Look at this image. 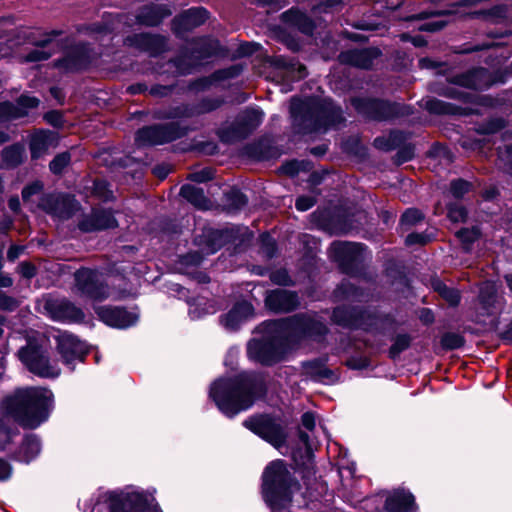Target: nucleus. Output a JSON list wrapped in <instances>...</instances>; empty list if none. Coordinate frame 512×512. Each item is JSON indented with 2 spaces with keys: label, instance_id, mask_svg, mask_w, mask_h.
<instances>
[{
  "label": "nucleus",
  "instance_id": "obj_30",
  "mask_svg": "<svg viewBox=\"0 0 512 512\" xmlns=\"http://www.w3.org/2000/svg\"><path fill=\"white\" fill-rule=\"evenodd\" d=\"M305 375L316 381L329 380L332 377V372L326 365L319 360L309 361L303 364Z\"/></svg>",
  "mask_w": 512,
  "mask_h": 512
},
{
  "label": "nucleus",
  "instance_id": "obj_21",
  "mask_svg": "<svg viewBox=\"0 0 512 512\" xmlns=\"http://www.w3.org/2000/svg\"><path fill=\"white\" fill-rule=\"evenodd\" d=\"M51 314L55 320L77 322L84 318L81 309L67 301H56L50 303Z\"/></svg>",
  "mask_w": 512,
  "mask_h": 512
},
{
  "label": "nucleus",
  "instance_id": "obj_6",
  "mask_svg": "<svg viewBox=\"0 0 512 512\" xmlns=\"http://www.w3.org/2000/svg\"><path fill=\"white\" fill-rule=\"evenodd\" d=\"M92 512H162L154 497L142 491L133 490L116 494L113 492L100 495Z\"/></svg>",
  "mask_w": 512,
  "mask_h": 512
},
{
  "label": "nucleus",
  "instance_id": "obj_41",
  "mask_svg": "<svg viewBox=\"0 0 512 512\" xmlns=\"http://www.w3.org/2000/svg\"><path fill=\"white\" fill-rule=\"evenodd\" d=\"M422 219L423 215L419 210L407 209L401 217V224L403 226H412L420 222Z\"/></svg>",
  "mask_w": 512,
  "mask_h": 512
},
{
  "label": "nucleus",
  "instance_id": "obj_44",
  "mask_svg": "<svg viewBox=\"0 0 512 512\" xmlns=\"http://www.w3.org/2000/svg\"><path fill=\"white\" fill-rule=\"evenodd\" d=\"M470 183L464 181L462 179L455 180L451 182V193L455 198H461L466 194L470 189Z\"/></svg>",
  "mask_w": 512,
  "mask_h": 512
},
{
  "label": "nucleus",
  "instance_id": "obj_64",
  "mask_svg": "<svg viewBox=\"0 0 512 512\" xmlns=\"http://www.w3.org/2000/svg\"><path fill=\"white\" fill-rule=\"evenodd\" d=\"M16 305L14 299L6 296L5 294H0V308L12 310Z\"/></svg>",
  "mask_w": 512,
  "mask_h": 512
},
{
  "label": "nucleus",
  "instance_id": "obj_35",
  "mask_svg": "<svg viewBox=\"0 0 512 512\" xmlns=\"http://www.w3.org/2000/svg\"><path fill=\"white\" fill-rule=\"evenodd\" d=\"M264 117V113L255 108L247 109L240 117V123L245 126L247 131H251L260 125Z\"/></svg>",
  "mask_w": 512,
  "mask_h": 512
},
{
  "label": "nucleus",
  "instance_id": "obj_40",
  "mask_svg": "<svg viewBox=\"0 0 512 512\" xmlns=\"http://www.w3.org/2000/svg\"><path fill=\"white\" fill-rule=\"evenodd\" d=\"M410 345V337L408 335H398L395 339L394 344L390 348V355L396 357L402 351L407 349Z\"/></svg>",
  "mask_w": 512,
  "mask_h": 512
},
{
  "label": "nucleus",
  "instance_id": "obj_42",
  "mask_svg": "<svg viewBox=\"0 0 512 512\" xmlns=\"http://www.w3.org/2000/svg\"><path fill=\"white\" fill-rule=\"evenodd\" d=\"M39 104V100L35 97H32V96H27V95H22L19 99H18V106L23 110L19 113H15L13 114L12 116L13 117H20V116H23L25 115L27 112L25 111V109H28V108H35L37 107Z\"/></svg>",
  "mask_w": 512,
  "mask_h": 512
},
{
  "label": "nucleus",
  "instance_id": "obj_7",
  "mask_svg": "<svg viewBox=\"0 0 512 512\" xmlns=\"http://www.w3.org/2000/svg\"><path fill=\"white\" fill-rule=\"evenodd\" d=\"M164 117L173 119L166 125H154L138 130L136 143L138 145H160L173 141L186 133L189 126L190 110L187 107H177Z\"/></svg>",
  "mask_w": 512,
  "mask_h": 512
},
{
  "label": "nucleus",
  "instance_id": "obj_3",
  "mask_svg": "<svg viewBox=\"0 0 512 512\" xmlns=\"http://www.w3.org/2000/svg\"><path fill=\"white\" fill-rule=\"evenodd\" d=\"M263 392V382L255 375L242 373L235 378L219 379L210 389V396L219 410L228 417L250 408Z\"/></svg>",
  "mask_w": 512,
  "mask_h": 512
},
{
  "label": "nucleus",
  "instance_id": "obj_19",
  "mask_svg": "<svg viewBox=\"0 0 512 512\" xmlns=\"http://www.w3.org/2000/svg\"><path fill=\"white\" fill-rule=\"evenodd\" d=\"M377 49L349 50L339 55V61L342 64L367 69L372 66L373 60L378 57Z\"/></svg>",
  "mask_w": 512,
  "mask_h": 512
},
{
  "label": "nucleus",
  "instance_id": "obj_16",
  "mask_svg": "<svg viewBox=\"0 0 512 512\" xmlns=\"http://www.w3.org/2000/svg\"><path fill=\"white\" fill-rule=\"evenodd\" d=\"M99 318L107 325L115 328H128L138 320V315L119 307L102 306L96 308Z\"/></svg>",
  "mask_w": 512,
  "mask_h": 512
},
{
  "label": "nucleus",
  "instance_id": "obj_20",
  "mask_svg": "<svg viewBox=\"0 0 512 512\" xmlns=\"http://www.w3.org/2000/svg\"><path fill=\"white\" fill-rule=\"evenodd\" d=\"M416 508L414 496L404 490L394 491L385 502V509L388 512H414Z\"/></svg>",
  "mask_w": 512,
  "mask_h": 512
},
{
  "label": "nucleus",
  "instance_id": "obj_56",
  "mask_svg": "<svg viewBox=\"0 0 512 512\" xmlns=\"http://www.w3.org/2000/svg\"><path fill=\"white\" fill-rule=\"evenodd\" d=\"M500 159L504 162L508 173L512 175V147H507L505 152H500Z\"/></svg>",
  "mask_w": 512,
  "mask_h": 512
},
{
  "label": "nucleus",
  "instance_id": "obj_29",
  "mask_svg": "<svg viewBox=\"0 0 512 512\" xmlns=\"http://www.w3.org/2000/svg\"><path fill=\"white\" fill-rule=\"evenodd\" d=\"M89 62V55L86 48H81L80 51L75 50L70 52L61 62L60 66L66 70H80L84 68Z\"/></svg>",
  "mask_w": 512,
  "mask_h": 512
},
{
  "label": "nucleus",
  "instance_id": "obj_23",
  "mask_svg": "<svg viewBox=\"0 0 512 512\" xmlns=\"http://www.w3.org/2000/svg\"><path fill=\"white\" fill-rule=\"evenodd\" d=\"M253 315V306L246 302L237 303L224 317L223 324L226 328L236 329L241 322Z\"/></svg>",
  "mask_w": 512,
  "mask_h": 512
},
{
  "label": "nucleus",
  "instance_id": "obj_38",
  "mask_svg": "<svg viewBox=\"0 0 512 512\" xmlns=\"http://www.w3.org/2000/svg\"><path fill=\"white\" fill-rule=\"evenodd\" d=\"M69 162L70 154L67 152L61 153L50 162V170L54 174H60Z\"/></svg>",
  "mask_w": 512,
  "mask_h": 512
},
{
  "label": "nucleus",
  "instance_id": "obj_9",
  "mask_svg": "<svg viewBox=\"0 0 512 512\" xmlns=\"http://www.w3.org/2000/svg\"><path fill=\"white\" fill-rule=\"evenodd\" d=\"M244 426L278 448L285 442V433L279 423L268 416L249 418Z\"/></svg>",
  "mask_w": 512,
  "mask_h": 512
},
{
  "label": "nucleus",
  "instance_id": "obj_47",
  "mask_svg": "<svg viewBox=\"0 0 512 512\" xmlns=\"http://www.w3.org/2000/svg\"><path fill=\"white\" fill-rule=\"evenodd\" d=\"M42 189H43V184L40 181H34L30 185H27L26 187H24V189L22 191V198H23L24 202L29 201L33 195L40 193L42 191Z\"/></svg>",
  "mask_w": 512,
  "mask_h": 512
},
{
  "label": "nucleus",
  "instance_id": "obj_4",
  "mask_svg": "<svg viewBox=\"0 0 512 512\" xmlns=\"http://www.w3.org/2000/svg\"><path fill=\"white\" fill-rule=\"evenodd\" d=\"M52 398V392L45 388H21L7 396L1 408L22 426L33 429L48 419Z\"/></svg>",
  "mask_w": 512,
  "mask_h": 512
},
{
  "label": "nucleus",
  "instance_id": "obj_48",
  "mask_svg": "<svg viewBox=\"0 0 512 512\" xmlns=\"http://www.w3.org/2000/svg\"><path fill=\"white\" fill-rule=\"evenodd\" d=\"M425 107L427 108V110L433 113L442 114L449 112V108L447 107V105L444 102L437 99L427 100L425 103Z\"/></svg>",
  "mask_w": 512,
  "mask_h": 512
},
{
  "label": "nucleus",
  "instance_id": "obj_26",
  "mask_svg": "<svg viewBox=\"0 0 512 512\" xmlns=\"http://www.w3.org/2000/svg\"><path fill=\"white\" fill-rule=\"evenodd\" d=\"M220 51L219 42L212 38L194 39V63L196 61H204Z\"/></svg>",
  "mask_w": 512,
  "mask_h": 512
},
{
  "label": "nucleus",
  "instance_id": "obj_27",
  "mask_svg": "<svg viewBox=\"0 0 512 512\" xmlns=\"http://www.w3.org/2000/svg\"><path fill=\"white\" fill-rule=\"evenodd\" d=\"M40 451L39 439L35 435H28L16 452L15 458L20 462L29 463L39 455Z\"/></svg>",
  "mask_w": 512,
  "mask_h": 512
},
{
  "label": "nucleus",
  "instance_id": "obj_36",
  "mask_svg": "<svg viewBox=\"0 0 512 512\" xmlns=\"http://www.w3.org/2000/svg\"><path fill=\"white\" fill-rule=\"evenodd\" d=\"M433 287L451 305H457L459 303L460 295L457 290L448 287L438 280L433 283Z\"/></svg>",
  "mask_w": 512,
  "mask_h": 512
},
{
  "label": "nucleus",
  "instance_id": "obj_58",
  "mask_svg": "<svg viewBox=\"0 0 512 512\" xmlns=\"http://www.w3.org/2000/svg\"><path fill=\"white\" fill-rule=\"evenodd\" d=\"M213 177V172L211 169L205 168L201 171L194 172V182H205L207 180H210Z\"/></svg>",
  "mask_w": 512,
  "mask_h": 512
},
{
  "label": "nucleus",
  "instance_id": "obj_37",
  "mask_svg": "<svg viewBox=\"0 0 512 512\" xmlns=\"http://www.w3.org/2000/svg\"><path fill=\"white\" fill-rule=\"evenodd\" d=\"M49 42L50 40H45L42 42L41 47H36L31 52H29L25 57L26 61L37 62L48 59L51 56V53L50 51L45 50L44 46Z\"/></svg>",
  "mask_w": 512,
  "mask_h": 512
},
{
  "label": "nucleus",
  "instance_id": "obj_13",
  "mask_svg": "<svg viewBox=\"0 0 512 512\" xmlns=\"http://www.w3.org/2000/svg\"><path fill=\"white\" fill-rule=\"evenodd\" d=\"M364 246L352 242H333L330 246V256L347 273L364 259Z\"/></svg>",
  "mask_w": 512,
  "mask_h": 512
},
{
  "label": "nucleus",
  "instance_id": "obj_18",
  "mask_svg": "<svg viewBox=\"0 0 512 512\" xmlns=\"http://www.w3.org/2000/svg\"><path fill=\"white\" fill-rule=\"evenodd\" d=\"M117 226V221L110 211L94 210L80 223L79 228L84 232H92Z\"/></svg>",
  "mask_w": 512,
  "mask_h": 512
},
{
  "label": "nucleus",
  "instance_id": "obj_54",
  "mask_svg": "<svg viewBox=\"0 0 512 512\" xmlns=\"http://www.w3.org/2000/svg\"><path fill=\"white\" fill-rule=\"evenodd\" d=\"M12 438V432L0 422V450L6 448Z\"/></svg>",
  "mask_w": 512,
  "mask_h": 512
},
{
  "label": "nucleus",
  "instance_id": "obj_24",
  "mask_svg": "<svg viewBox=\"0 0 512 512\" xmlns=\"http://www.w3.org/2000/svg\"><path fill=\"white\" fill-rule=\"evenodd\" d=\"M171 11L163 4H153L144 7L137 16L139 23L146 26L158 25Z\"/></svg>",
  "mask_w": 512,
  "mask_h": 512
},
{
  "label": "nucleus",
  "instance_id": "obj_49",
  "mask_svg": "<svg viewBox=\"0 0 512 512\" xmlns=\"http://www.w3.org/2000/svg\"><path fill=\"white\" fill-rule=\"evenodd\" d=\"M348 310L345 308H336L333 311V320L343 326L351 325L350 319L348 317Z\"/></svg>",
  "mask_w": 512,
  "mask_h": 512
},
{
  "label": "nucleus",
  "instance_id": "obj_55",
  "mask_svg": "<svg viewBox=\"0 0 512 512\" xmlns=\"http://www.w3.org/2000/svg\"><path fill=\"white\" fill-rule=\"evenodd\" d=\"M12 475V467L9 462L0 458V481L8 480Z\"/></svg>",
  "mask_w": 512,
  "mask_h": 512
},
{
  "label": "nucleus",
  "instance_id": "obj_34",
  "mask_svg": "<svg viewBox=\"0 0 512 512\" xmlns=\"http://www.w3.org/2000/svg\"><path fill=\"white\" fill-rule=\"evenodd\" d=\"M206 237L207 243L201 249V253L206 255L215 253L226 241V233L220 230L210 231Z\"/></svg>",
  "mask_w": 512,
  "mask_h": 512
},
{
  "label": "nucleus",
  "instance_id": "obj_45",
  "mask_svg": "<svg viewBox=\"0 0 512 512\" xmlns=\"http://www.w3.org/2000/svg\"><path fill=\"white\" fill-rule=\"evenodd\" d=\"M210 206V201L205 197L203 190L194 187V208L207 210Z\"/></svg>",
  "mask_w": 512,
  "mask_h": 512
},
{
  "label": "nucleus",
  "instance_id": "obj_5",
  "mask_svg": "<svg viewBox=\"0 0 512 512\" xmlns=\"http://www.w3.org/2000/svg\"><path fill=\"white\" fill-rule=\"evenodd\" d=\"M290 113L294 125L304 132L326 131L343 120L341 110L327 99H293Z\"/></svg>",
  "mask_w": 512,
  "mask_h": 512
},
{
  "label": "nucleus",
  "instance_id": "obj_33",
  "mask_svg": "<svg viewBox=\"0 0 512 512\" xmlns=\"http://www.w3.org/2000/svg\"><path fill=\"white\" fill-rule=\"evenodd\" d=\"M192 29V13L185 11L174 19L173 30L180 38H188Z\"/></svg>",
  "mask_w": 512,
  "mask_h": 512
},
{
  "label": "nucleus",
  "instance_id": "obj_8",
  "mask_svg": "<svg viewBox=\"0 0 512 512\" xmlns=\"http://www.w3.org/2000/svg\"><path fill=\"white\" fill-rule=\"evenodd\" d=\"M21 362L28 370L40 377L55 378L60 375V367L57 361H51L44 350L34 344L29 343L18 352Z\"/></svg>",
  "mask_w": 512,
  "mask_h": 512
},
{
  "label": "nucleus",
  "instance_id": "obj_11",
  "mask_svg": "<svg viewBox=\"0 0 512 512\" xmlns=\"http://www.w3.org/2000/svg\"><path fill=\"white\" fill-rule=\"evenodd\" d=\"M75 281L78 290L92 299L103 300L109 296L102 274L97 271L80 269L75 273Z\"/></svg>",
  "mask_w": 512,
  "mask_h": 512
},
{
  "label": "nucleus",
  "instance_id": "obj_1",
  "mask_svg": "<svg viewBox=\"0 0 512 512\" xmlns=\"http://www.w3.org/2000/svg\"><path fill=\"white\" fill-rule=\"evenodd\" d=\"M262 330L266 335L261 340L249 342L248 355L251 359L265 365L281 361L291 348V342L294 339L303 336H321L327 331L321 321L307 315L267 321L263 323Z\"/></svg>",
  "mask_w": 512,
  "mask_h": 512
},
{
  "label": "nucleus",
  "instance_id": "obj_50",
  "mask_svg": "<svg viewBox=\"0 0 512 512\" xmlns=\"http://www.w3.org/2000/svg\"><path fill=\"white\" fill-rule=\"evenodd\" d=\"M270 279L273 283L278 284V285H289L290 284L289 275H288L287 271L284 269H280V270L272 272L270 275Z\"/></svg>",
  "mask_w": 512,
  "mask_h": 512
},
{
  "label": "nucleus",
  "instance_id": "obj_15",
  "mask_svg": "<svg viewBox=\"0 0 512 512\" xmlns=\"http://www.w3.org/2000/svg\"><path fill=\"white\" fill-rule=\"evenodd\" d=\"M39 206L59 219L71 217L78 209V203L69 195H47L41 199Z\"/></svg>",
  "mask_w": 512,
  "mask_h": 512
},
{
  "label": "nucleus",
  "instance_id": "obj_12",
  "mask_svg": "<svg viewBox=\"0 0 512 512\" xmlns=\"http://www.w3.org/2000/svg\"><path fill=\"white\" fill-rule=\"evenodd\" d=\"M75 281L78 290L92 299L103 300L109 296L102 274L97 271L80 269L75 273Z\"/></svg>",
  "mask_w": 512,
  "mask_h": 512
},
{
  "label": "nucleus",
  "instance_id": "obj_52",
  "mask_svg": "<svg viewBox=\"0 0 512 512\" xmlns=\"http://www.w3.org/2000/svg\"><path fill=\"white\" fill-rule=\"evenodd\" d=\"M314 204H315V201L312 197L301 196L296 200L295 206H296L297 210H299V211H307L308 209L313 207Z\"/></svg>",
  "mask_w": 512,
  "mask_h": 512
},
{
  "label": "nucleus",
  "instance_id": "obj_59",
  "mask_svg": "<svg viewBox=\"0 0 512 512\" xmlns=\"http://www.w3.org/2000/svg\"><path fill=\"white\" fill-rule=\"evenodd\" d=\"M457 234L464 241H474L476 238H478L479 231L477 229H473L471 231L468 229H463L460 230Z\"/></svg>",
  "mask_w": 512,
  "mask_h": 512
},
{
  "label": "nucleus",
  "instance_id": "obj_61",
  "mask_svg": "<svg viewBox=\"0 0 512 512\" xmlns=\"http://www.w3.org/2000/svg\"><path fill=\"white\" fill-rule=\"evenodd\" d=\"M258 46L259 45L255 43H244L240 45L238 53L240 56H249L256 51Z\"/></svg>",
  "mask_w": 512,
  "mask_h": 512
},
{
  "label": "nucleus",
  "instance_id": "obj_46",
  "mask_svg": "<svg viewBox=\"0 0 512 512\" xmlns=\"http://www.w3.org/2000/svg\"><path fill=\"white\" fill-rule=\"evenodd\" d=\"M448 217L453 222H462L466 219V210L459 205H451L448 208Z\"/></svg>",
  "mask_w": 512,
  "mask_h": 512
},
{
  "label": "nucleus",
  "instance_id": "obj_39",
  "mask_svg": "<svg viewBox=\"0 0 512 512\" xmlns=\"http://www.w3.org/2000/svg\"><path fill=\"white\" fill-rule=\"evenodd\" d=\"M442 346L446 349H457L464 344V340L461 335L456 333H447L442 337Z\"/></svg>",
  "mask_w": 512,
  "mask_h": 512
},
{
  "label": "nucleus",
  "instance_id": "obj_63",
  "mask_svg": "<svg viewBox=\"0 0 512 512\" xmlns=\"http://www.w3.org/2000/svg\"><path fill=\"white\" fill-rule=\"evenodd\" d=\"M239 73H240L239 68H237V67H231V68L226 69V70L218 71V72L215 74V76L217 77V79H226V78L235 77V76H237Z\"/></svg>",
  "mask_w": 512,
  "mask_h": 512
},
{
  "label": "nucleus",
  "instance_id": "obj_31",
  "mask_svg": "<svg viewBox=\"0 0 512 512\" xmlns=\"http://www.w3.org/2000/svg\"><path fill=\"white\" fill-rule=\"evenodd\" d=\"M283 17L286 21L292 23L296 26L300 31L306 34H310L313 31L314 25L312 21L306 16L305 13L297 10L291 9L283 14Z\"/></svg>",
  "mask_w": 512,
  "mask_h": 512
},
{
  "label": "nucleus",
  "instance_id": "obj_53",
  "mask_svg": "<svg viewBox=\"0 0 512 512\" xmlns=\"http://www.w3.org/2000/svg\"><path fill=\"white\" fill-rule=\"evenodd\" d=\"M430 238L421 233H411L406 237V244L413 245V244H426Z\"/></svg>",
  "mask_w": 512,
  "mask_h": 512
},
{
  "label": "nucleus",
  "instance_id": "obj_28",
  "mask_svg": "<svg viewBox=\"0 0 512 512\" xmlns=\"http://www.w3.org/2000/svg\"><path fill=\"white\" fill-rule=\"evenodd\" d=\"M55 140L51 132L39 131L31 137L30 150L33 159L42 157Z\"/></svg>",
  "mask_w": 512,
  "mask_h": 512
},
{
  "label": "nucleus",
  "instance_id": "obj_14",
  "mask_svg": "<svg viewBox=\"0 0 512 512\" xmlns=\"http://www.w3.org/2000/svg\"><path fill=\"white\" fill-rule=\"evenodd\" d=\"M352 105L360 114L376 120H386L397 114L395 105L381 100L354 98Z\"/></svg>",
  "mask_w": 512,
  "mask_h": 512
},
{
  "label": "nucleus",
  "instance_id": "obj_43",
  "mask_svg": "<svg viewBox=\"0 0 512 512\" xmlns=\"http://www.w3.org/2000/svg\"><path fill=\"white\" fill-rule=\"evenodd\" d=\"M261 251L267 258L275 255L276 244L271 236L266 234L261 236Z\"/></svg>",
  "mask_w": 512,
  "mask_h": 512
},
{
  "label": "nucleus",
  "instance_id": "obj_62",
  "mask_svg": "<svg viewBox=\"0 0 512 512\" xmlns=\"http://www.w3.org/2000/svg\"><path fill=\"white\" fill-rule=\"evenodd\" d=\"M19 268L23 277L30 279L35 276V267L30 263H21Z\"/></svg>",
  "mask_w": 512,
  "mask_h": 512
},
{
  "label": "nucleus",
  "instance_id": "obj_17",
  "mask_svg": "<svg viewBox=\"0 0 512 512\" xmlns=\"http://www.w3.org/2000/svg\"><path fill=\"white\" fill-rule=\"evenodd\" d=\"M265 304L271 311L285 313L294 310L299 305V298L294 292L276 289L267 294Z\"/></svg>",
  "mask_w": 512,
  "mask_h": 512
},
{
  "label": "nucleus",
  "instance_id": "obj_10",
  "mask_svg": "<svg viewBox=\"0 0 512 512\" xmlns=\"http://www.w3.org/2000/svg\"><path fill=\"white\" fill-rule=\"evenodd\" d=\"M56 340L58 353L60 354L63 363L70 370L74 369V364L76 362L84 361L88 352L87 346L84 342L67 332L60 333Z\"/></svg>",
  "mask_w": 512,
  "mask_h": 512
},
{
  "label": "nucleus",
  "instance_id": "obj_32",
  "mask_svg": "<svg viewBox=\"0 0 512 512\" xmlns=\"http://www.w3.org/2000/svg\"><path fill=\"white\" fill-rule=\"evenodd\" d=\"M24 154V146L20 144H14L2 151L3 162L7 167H15L22 163Z\"/></svg>",
  "mask_w": 512,
  "mask_h": 512
},
{
  "label": "nucleus",
  "instance_id": "obj_25",
  "mask_svg": "<svg viewBox=\"0 0 512 512\" xmlns=\"http://www.w3.org/2000/svg\"><path fill=\"white\" fill-rule=\"evenodd\" d=\"M480 309L483 314L491 315L497 310V289L494 283L485 282L480 288Z\"/></svg>",
  "mask_w": 512,
  "mask_h": 512
},
{
  "label": "nucleus",
  "instance_id": "obj_2",
  "mask_svg": "<svg viewBox=\"0 0 512 512\" xmlns=\"http://www.w3.org/2000/svg\"><path fill=\"white\" fill-rule=\"evenodd\" d=\"M262 494L272 512H298L304 504L299 484L282 460L271 462L262 476Z\"/></svg>",
  "mask_w": 512,
  "mask_h": 512
},
{
  "label": "nucleus",
  "instance_id": "obj_57",
  "mask_svg": "<svg viewBox=\"0 0 512 512\" xmlns=\"http://www.w3.org/2000/svg\"><path fill=\"white\" fill-rule=\"evenodd\" d=\"M208 11L202 7L194 8V27L203 24L208 19Z\"/></svg>",
  "mask_w": 512,
  "mask_h": 512
},
{
  "label": "nucleus",
  "instance_id": "obj_60",
  "mask_svg": "<svg viewBox=\"0 0 512 512\" xmlns=\"http://www.w3.org/2000/svg\"><path fill=\"white\" fill-rule=\"evenodd\" d=\"M302 425L308 429L313 430L315 427V415L312 412H306L302 415Z\"/></svg>",
  "mask_w": 512,
  "mask_h": 512
},
{
  "label": "nucleus",
  "instance_id": "obj_22",
  "mask_svg": "<svg viewBox=\"0 0 512 512\" xmlns=\"http://www.w3.org/2000/svg\"><path fill=\"white\" fill-rule=\"evenodd\" d=\"M454 83L466 88L476 90L484 89L489 85L487 70L479 68L458 75L454 78Z\"/></svg>",
  "mask_w": 512,
  "mask_h": 512
},
{
  "label": "nucleus",
  "instance_id": "obj_51",
  "mask_svg": "<svg viewBox=\"0 0 512 512\" xmlns=\"http://www.w3.org/2000/svg\"><path fill=\"white\" fill-rule=\"evenodd\" d=\"M447 25V21L445 20H431L421 26H419L420 30L436 32L443 29Z\"/></svg>",
  "mask_w": 512,
  "mask_h": 512
}]
</instances>
